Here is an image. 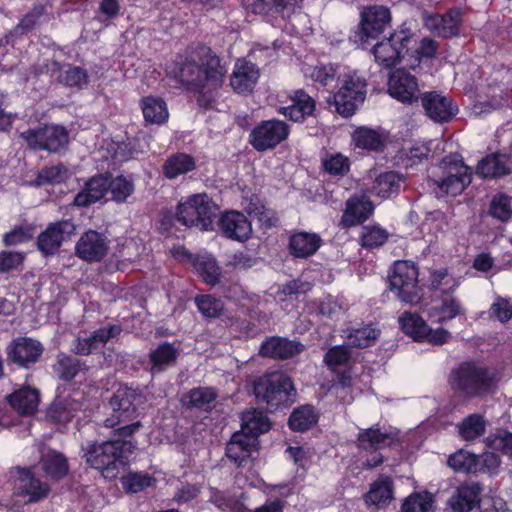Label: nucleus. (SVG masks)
Returning <instances> with one entry per match:
<instances>
[{"mask_svg": "<svg viewBox=\"0 0 512 512\" xmlns=\"http://www.w3.org/2000/svg\"><path fill=\"white\" fill-rule=\"evenodd\" d=\"M166 76L186 92L195 93L199 107L209 109L212 99L204 90L222 85L225 68L220 57L203 43L188 45L165 64Z\"/></svg>", "mask_w": 512, "mask_h": 512, "instance_id": "f257e3e1", "label": "nucleus"}, {"mask_svg": "<svg viewBox=\"0 0 512 512\" xmlns=\"http://www.w3.org/2000/svg\"><path fill=\"white\" fill-rule=\"evenodd\" d=\"M141 426V421L120 426L112 430L108 440L89 444L84 454L87 464L99 470L104 478L116 479L130 465L136 449L133 436Z\"/></svg>", "mask_w": 512, "mask_h": 512, "instance_id": "f03ea898", "label": "nucleus"}, {"mask_svg": "<svg viewBox=\"0 0 512 512\" xmlns=\"http://www.w3.org/2000/svg\"><path fill=\"white\" fill-rule=\"evenodd\" d=\"M500 381L498 372L475 360H464L453 367L447 383L453 395L464 401L482 399L492 394Z\"/></svg>", "mask_w": 512, "mask_h": 512, "instance_id": "7ed1b4c3", "label": "nucleus"}, {"mask_svg": "<svg viewBox=\"0 0 512 512\" xmlns=\"http://www.w3.org/2000/svg\"><path fill=\"white\" fill-rule=\"evenodd\" d=\"M258 403L274 412L290 407L295 400L296 388L291 377L282 371H272L258 377L253 384Z\"/></svg>", "mask_w": 512, "mask_h": 512, "instance_id": "20e7f679", "label": "nucleus"}, {"mask_svg": "<svg viewBox=\"0 0 512 512\" xmlns=\"http://www.w3.org/2000/svg\"><path fill=\"white\" fill-rule=\"evenodd\" d=\"M219 209V206L207 193L192 194L177 204V222L187 228H196L202 232L214 231Z\"/></svg>", "mask_w": 512, "mask_h": 512, "instance_id": "39448f33", "label": "nucleus"}, {"mask_svg": "<svg viewBox=\"0 0 512 512\" xmlns=\"http://www.w3.org/2000/svg\"><path fill=\"white\" fill-rule=\"evenodd\" d=\"M146 398L143 392L136 388L120 386L112 395L109 404L112 413L104 421V426L113 430L130 423L139 421V407Z\"/></svg>", "mask_w": 512, "mask_h": 512, "instance_id": "423d86ee", "label": "nucleus"}, {"mask_svg": "<svg viewBox=\"0 0 512 512\" xmlns=\"http://www.w3.org/2000/svg\"><path fill=\"white\" fill-rule=\"evenodd\" d=\"M418 268L406 260L395 261L388 276L389 288L399 301L415 305L419 303Z\"/></svg>", "mask_w": 512, "mask_h": 512, "instance_id": "0eeeda50", "label": "nucleus"}, {"mask_svg": "<svg viewBox=\"0 0 512 512\" xmlns=\"http://www.w3.org/2000/svg\"><path fill=\"white\" fill-rule=\"evenodd\" d=\"M290 133L291 126L284 120H261L250 131L248 143L255 151L264 153L277 148L289 138Z\"/></svg>", "mask_w": 512, "mask_h": 512, "instance_id": "6e6552de", "label": "nucleus"}, {"mask_svg": "<svg viewBox=\"0 0 512 512\" xmlns=\"http://www.w3.org/2000/svg\"><path fill=\"white\" fill-rule=\"evenodd\" d=\"M413 33L409 28L401 26L395 30L388 38L376 43L372 48L375 62L385 69H392L400 63L404 51H408V45L411 42Z\"/></svg>", "mask_w": 512, "mask_h": 512, "instance_id": "1a4fd4ad", "label": "nucleus"}, {"mask_svg": "<svg viewBox=\"0 0 512 512\" xmlns=\"http://www.w3.org/2000/svg\"><path fill=\"white\" fill-rule=\"evenodd\" d=\"M20 138L35 151L57 153L69 142V135L61 125H43L20 133Z\"/></svg>", "mask_w": 512, "mask_h": 512, "instance_id": "9d476101", "label": "nucleus"}, {"mask_svg": "<svg viewBox=\"0 0 512 512\" xmlns=\"http://www.w3.org/2000/svg\"><path fill=\"white\" fill-rule=\"evenodd\" d=\"M366 87L365 79L347 76L339 90L332 95L336 112L345 118L352 116L365 100Z\"/></svg>", "mask_w": 512, "mask_h": 512, "instance_id": "9b49d317", "label": "nucleus"}, {"mask_svg": "<svg viewBox=\"0 0 512 512\" xmlns=\"http://www.w3.org/2000/svg\"><path fill=\"white\" fill-rule=\"evenodd\" d=\"M391 22V12L385 6L365 7L360 14V23L355 31V41L361 45L377 39Z\"/></svg>", "mask_w": 512, "mask_h": 512, "instance_id": "f8f14e48", "label": "nucleus"}, {"mask_svg": "<svg viewBox=\"0 0 512 512\" xmlns=\"http://www.w3.org/2000/svg\"><path fill=\"white\" fill-rule=\"evenodd\" d=\"M76 233V225L72 219H61L47 225L37 237L36 247L45 257L56 255L64 242Z\"/></svg>", "mask_w": 512, "mask_h": 512, "instance_id": "ddd939ff", "label": "nucleus"}, {"mask_svg": "<svg viewBox=\"0 0 512 512\" xmlns=\"http://www.w3.org/2000/svg\"><path fill=\"white\" fill-rule=\"evenodd\" d=\"M260 450V440L245 433L234 432L225 446V456L237 468L251 464Z\"/></svg>", "mask_w": 512, "mask_h": 512, "instance_id": "4468645a", "label": "nucleus"}, {"mask_svg": "<svg viewBox=\"0 0 512 512\" xmlns=\"http://www.w3.org/2000/svg\"><path fill=\"white\" fill-rule=\"evenodd\" d=\"M287 99L289 105L277 108V113L293 123L302 124L309 118L315 117L317 111L316 100L303 88L291 90Z\"/></svg>", "mask_w": 512, "mask_h": 512, "instance_id": "2eb2a0df", "label": "nucleus"}, {"mask_svg": "<svg viewBox=\"0 0 512 512\" xmlns=\"http://www.w3.org/2000/svg\"><path fill=\"white\" fill-rule=\"evenodd\" d=\"M110 249V240L101 232L89 229L85 231L75 244V255L88 263L104 260Z\"/></svg>", "mask_w": 512, "mask_h": 512, "instance_id": "dca6fc26", "label": "nucleus"}, {"mask_svg": "<svg viewBox=\"0 0 512 512\" xmlns=\"http://www.w3.org/2000/svg\"><path fill=\"white\" fill-rule=\"evenodd\" d=\"M421 106L425 115L435 123H448L458 113V106L451 97L438 91H427L420 95Z\"/></svg>", "mask_w": 512, "mask_h": 512, "instance_id": "f3484780", "label": "nucleus"}, {"mask_svg": "<svg viewBox=\"0 0 512 512\" xmlns=\"http://www.w3.org/2000/svg\"><path fill=\"white\" fill-rule=\"evenodd\" d=\"M389 95L403 104L417 103L420 99L418 79L404 69H396L388 78Z\"/></svg>", "mask_w": 512, "mask_h": 512, "instance_id": "a211bd4d", "label": "nucleus"}, {"mask_svg": "<svg viewBox=\"0 0 512 512\" xmlns=\"http://www.w3.org/2000/svg\"><path fill=\"white\" fill-rule=\"evenodd\" d=\"M50 486L40 481L31 468H17V476L14 480L13 494L27 498L28 503L38 502L48 496Z\"/></svg>", "mask_w": 512, "mask_h": 512, "instance_id": "6ab92c4d", "label": "nucleus"}, {"mask_svg": "<svg viewBox=\"0 0 512 512\" xmlns=\"http://www.w3.org/2000/svg\"><path fill=\"white\" fill-rule=\"evenodd\" d=\"M44 348L42 344L29 337H18L11 341L6 349L8 360L22 368H29L38 362Z\"/></svg>", "mask_w": 512, "mask_h": 512, "instance_id": "aec40b11", "label": "nucleus"}, {"mask_svg": "<svg viewBox=\"0 0 512 512\" xmlns=\"http://www.w3.org/2000/svg\"><path fill=\"white\" fill-rule=\"evenodd\" d=\"M217 224L221 235L229 240L243 243L252 235V224L240 211L228 210L221 213Z\"/></svg>", "mask_w": 512, "mask_h": 512, "instance_id": "412c9836", "label": "nucleus"}, {"mask_svg": "<svg viewBox=\"0 0 512 512\" xmlns=\"http://www.w3.org/2000/svg\"><path fill=\"white\" fill-rule=\"evenodd\" d=\"M375 206L370 197L364 192L351 195L346 201V207L341 217L344 228L363 224L374 213Z\"/></svg>", "mask_w": 512, "mask_h": 512, "instance_id": "4be33fe9", "label": "nucleus"}, {"mask_svg": "<svg viewBox=\"0 0 512 512\" xmlns=\"http://www.w3.org/2000/svg\"><path fill=\"white\" fill-rule=\"evenodd\" d=\"M472 182V169L463 161L449 167L445 175L435 180L442 195L457 196Z\"/></svg>", "mask_w": 512, "mask_h": 512, "instance_id": "5701e85b", "label": "nucleus"}, {"mask_svg": "<svg viewBox=\"0 0 512 512\" xmlns=\"http://www.w3.org/2000/svg\"><path fill=\"white\" fill-rule=\"evenodd\" d=\"M512 156L500 151L482 157L476 167L475 174L483 180H497L512 174L510 164Z\"/></svg>", "mask_w": 512, "mask_h": 512, "instance_id": "b1692460", "label": "nucleus"}, {"mask_svg": "<svg viewBox=\"0 0 512 512\" xmlns=\"http://www.w3.org/2000/svg\"><path fill=\"white\" fill-rule=\"evenodd\" d=\"M463 23V13L458 7L450 8L444 14H433L426 19V25L438 37L450 39L457 37Z\"/></svg>", "mask_w": 512, "mask_h": 512, "instance_id": "393cba45", "label": "nucleus"}, {"mask_svg": "<svg viewBox=\"0 0 512 512\" xmlns=\"http://www.w3.org/2000/svg\"><path fill=\"white\" fill-rule=\"evenodd\" d=\"M180 355V345L169 341L160 342L148 354L149 372L152 376L159 375L176 366Z\"/></svg>", "mask_w": 512, "mask_h": 512, "instance_id": "a878e982", "label": "nucleus"}, {"mask_svg": "<svg viewBox=\"0 0 512 512\" xmlns=\"http://www.w3.org/2000/svg\"><path fill=\"white\" fill-rule=\"evenodd\" d=\"M109 190V172L90 177L83 188L75 195L73 205L89 207L102 200Z\"/></svg>", "mask_w": 512, "mask_h": 512, "instance_id": "bb28decb", "label": "nucleus"}, {"mask_svg": "<svg viewBox=\"0 0 512 512\" xmlns=\"http://www.w3.org/2000/svg\"><path fill=\"white\" fill-rule=\"evenodd\" d=\"M260 77L257 65L244 58L237 59L230 77V85L238 94L251 93Z\"/></svg>", "mask_w": 512, "mask_h": 512, "instance_id": "cd10ccee", "label": "nucleus"}, {"mask_svg": "<svg viewBox=\"0 0 512 512\" xmlns=\"http://www.w3.org/2000/svg\"><path fill=\"white\" fill-rule=\"evenodd\" d=\"M398 441V430L382 432L378 424L361 430L357 435V446L369 452H376L383 448L391 447Z\"/></svg>", "mask_w": 512, "mask_h": 512, "instance_id": "c85d7f7f", "label": "nucleus"}, {"mask_svg": "<svg viewBox=\"0 0 512 512\" xmlns=\"http://www.w3.org/2000/svg\"><path fill=\"white\" fill-rule=\"evenodd\" d=\"M303 350L304 345L299 341L272 336L262 342L260 354L272 359L286 360L300 354Z\"/></svg>", "mask_w": 512, "mask_h": 512, "instance_id": "c756f323", "label": "nucleus"}, {"mask_svg": "<svg viewBox=\"0 0 512 512\" xmlns=\"http://www.w3.org/2000/svg\"><path fill=\"white\" fill-rule=\"evenodd\" d=\"M321 245L322 239L317 233L294 231L289 236L288 251L294 258L306 259L313 256Z\"/></svg>", "mask_w": 512, "mask_h": 512, "instance_id": "7c9ffc66", "label": "nucleus"}, {"mask_svg": "<svg viewBox=\"0 0 512 512\" xmlns=\"http://www.w3.org/2000/svg\"><path fill=\"white\" fill-rule=\"evenodd\" d=\"M481 492L478 482H465L457 487L449 504L454 512H470L479 505Z\"/></svg>", "mask_w": 512, "mask_h": 512, "instance_id": "2f4dec72", "label": "nucleus"}, {"mask_svg": "<svg viewBox=\"0 0 512 512\" xmlns=\"http://www.w3.org/2000/svg\"><path fill=\"white\" fill-rule=\"evenodd\" d=\"M465 312L466 310L459 299L448 296L432 304L427 310V315L432 323L442 325L458 316L465 315Z\"/></svg>", "mask_w": 512, "mask_h": 512, "instance_id": "473e14b6", "label": "nucleus"}, {"mask_svg": "<svg viewBox=\"0 0 512 512\" xmlns=\"http://www.w3.org/2000/svg\"><path fill=\"white\" fill-rule=\"evenodd\" d=\"M39 467L44 476L54 482H59L64 479L69 472L67 457L63 453L53 449L41 455Z\"/></svg>", "mask_w": 512, "mask_h": 512, "instance_id": "72a5a7b5", "label": "nucleus"}, {"mask_svg": "<svg viewBox=\"0 0 512 512\" xmlns=\"http://www.w3.org/2000/svg\"><path fill=\"white\" fill-rule=\"evenodd\" d=\"M241 428L239 432L245 433L249 437L260 440V436L270 431L272 423L267 414L257 408H252L242 412Z\"/></svg>", "mask_w": 512, "mask_h": 512, "instance_id": "f704fd0d", "label": "nucleus"}, {"mask_svg": "<svg viewBox=\"0 0 512 512\" xmlns=\"http://www.w3.org/2000/svg\"><path fill=\"white\" fill-rule=\"evenodd\" d=\"M494 460L496 457L491 454L484 459L470 452L459 450L452 454L448 459L449 466L456 472L477 473L483 470V466L489 467L488 461Z\"/></svg>", "mask_w": 512, "mask_h": 512, "instance_id": "c9c22d12", "label": "nucleus"}, {"mask_svg": "<svg viewBox=\"0 0 512 512\" xmlns=\"http://www.w3.org/2000/svg\"><path fill=\"white\" fill-rule=\"evenodd\" d=\"M196 159L185 152L169 155L162 165V174L166 179L173 180L196 169Z\"/></svg>", "mask_w": 512, "mask_h": 512, "instance_id": "e433bc0d", "label": "nucleus"}, {"mask_svg": "<svg viewBox=\"0 0 512 512\" xmlns=\"http://www.w3.org/2000/svg\"><path fill=\"white\" fill-rule=\"evenodd\" d=\"M53 70H59L58 82L68 88L83 89L89 83V75L86 69L70 63L53 61Z\"/></svg>", "mask_w": 512, "mask_h": 512, "instance_id": "4c0bfd02", "label": "nucleus"}, {"mask_svg": "<svg viewBox=\"0 0 512 512\" xmlns=\"http://www.w3.org/2000/svg\"><path fill=\"white\" fill-rule=\"evenodd\" d=\"M394 483L390 476H379L371 485L369 491L365 494L366 503L384 508L389 505L393 499Z\"/></svg>", "mask_w": 512, "mask_h": 512, "instance_id": "58836bf2", "label": "nucleus"}, {"mask_svg": "<svg viewBox=\"0 0 512 512\" xmlns=\"http://www.w3.org/2000/svg\"><path fill=\"white\" fill-rule=\"evenodd\" d=\"M352 140L356 148L382 152L386 146V137L379 130L369 127H358L352 134Z\"/></svg>", "mask_w": 512, "mask_h": 512, "instance_id": "ea45409f", "label": "nucleus"}, {"mask_svg": "<svg viewBox=\"0 0 512 512\" xmlns=\"http://www.w3.org/2000/svg\"><path fill=\"white\" fill-rule=\"evenodd\" d=\"M10 406L21 415H32L38 408L39 393L31 387H24L8 396Z\"/></svg>", "mask_w": 512, "mask_h": 512, "instance_id": "a19ab883", "label": "nucleus"}, {"mask_svg": "<svg viewBox=\"0 0 512 512\" xmlns=\"http://www.w3.org/2000/svg\"><path fill=\"white\" fill-rule=\"evenodd\" d=\"M144 120L150 124H163L169 118L168 107L164 99L157 96H146L140 101Z\"/></svg>", "mask_w": 512, "mask_h": 512, "instance_id": "79ce46f5", "label": "nucleus"}, {"mask_svg": "<svg viewBox=\"0 0 512 512\" xmlns=\"http://www.w3.org/2000/svg\"><path fill=\"white\" fill-rule=\"evenodd\" d=\"M319 414L311 404L295 408L289 416L288 426L294 432H305L317 424Z\"/></svg>", "mask_w": 512, "mask_h": 512, "instance_id": "37998d69", "label": "nucleus"}, {"mask_svg": "<svg viewBox=\"0 0 512 512\" xmlns=\"http://www.w3.org/2000/svg\"><path fill=\"white\" fill-rule=\"evenodd\" d=\"M217 396V391L213 387H196L184 393L181 401L187 408L206 410Z\"/></svg>", "mask_w": 512, "mask_h": 512, "instance_id": "c03bdc74", "label": "nucleus"}, {"mask_svg": "<svg viewBox=\"0 0 512 512\" xmlns=\"http://www.w3.org/2000/svg\"><path fill=\"white\" fill-rule=\"evenodd\" d=\"M399 324L405 335L415 342L423 343L425 333L428 331V324L419 314L405 311L399 317Z\"/></svg>", "mask_w": 512, "mask_h": 512, "instance_id": "a18cd8bd", "label": "nucleus"}, {"mask_svg": "<svg viewBox=\"0 0 512 512\" xmlns=\"http://www.w3.org/2000/svg\"><path fill=\"white\" fill-rule=\"evenodd\" d=\"M192 267L204 283L214 286L219 282L221 270L213 256L199 254L198 257L194 259Z\"/></svg>", "mask_w": 512, "mask_h": 512, "instance_id": "49530a36", "label": "nucleus"}, {"mask_svg": "<svg viewBox=\"0 0 512 512\" xmlns=\"http://www.w3.org/2000/svg\"><path fill=\"white\" fill-rule=\"evenodd\" d=\"M138 140L126 137V139H112L107 145V153L114 162L123 163L132 159L138 153Z\"/></svg>", "mask_w": 512, "mask_h": 512, "instance_id": "de8ad7c7", "label": "nucleus"}, {"mask_svg": "<svg viewBox=\"0 0 512 512\" xmlns=\"http://www.w3.org/2000/svg\"><path fill=\"white\" fill-rule=\"evenodd\" d=\"M135 185L130 177L117 175L113 177L109 172V190L111 199L116 203H125L134 193Z\"/></svg>", "mask_w": 512, "mask_h": 512, "instance_id": "09e8293b", "label": "nucleus"}, {"mask_svg": "<svg viewBox=\"0 0 512 512\" xmlns=\"http://www.w3.org/2000/svg\"><path fill=\"white\" fill-rule=\"evenodd\" d=\"M401 177L395 171H387L378 175L373 183V191L381 198H389L398 194Z\"/></svg>", "mask_w": 512, "mask_h": 512, "instance_id": "8fccbe9b", "label": "nucleus"}, {"mask_svg": "<svg viewBox=\"0 0 512 512\" xmlns=\"http://www.w3.org/2000/svg\"><path fill=\"white\" fill-rule=\"evenodd\" d=\"M310 77L317 89L329 91L337 84V67L332 64H318L312 68Z\"/></svg>", "mask_w": 512, "mask_h": 512, "instance_id": "3c124183", "label": "nucleus"}, {"mask_svg": "<svg viewBox=\"0 0 512 512\" xmlns=\"http://www.w3.org/2000/svg\"><path fill=\"white\" fill-rule=\"evenodd\" d=\"M81 369V362L79 359L60 353L57 356L56 363L53 365V371L57 377L64 381H72Z\"/></svg>", "mask_w": 512, "mask_h": 512, "instance_id": "603ef678", "label": "nucleus"}, {"mask_svg": "<svg viewBox=\"0 0 512 512\" xmlns=\"http://www.w3.org/2000/svg\"><path fill=\"white\" fill-rule=\"evenodd\" d=\"M486 431V421L480 414L474 413L465 417L459 425V434L464 440H475Z\"/></svg>", "mask_w": 512, "mask_h": 512, "instance_id": "864d4df0", "label": "nucleus"}, {"mask_svg": "<svg viewBox=\"0 0 512 512\" xmlns=\"http://www.w3.org/2000/svg\"><path fill=\"white\" fill-rule=\"evenodd\" d=\"M66 176L67 168L62 163L53 166H45L37 173L33 185L35 187H41L60 184L65 181Z\"/></svg>", "mask_w": 512, "mask_h": 512, "instance_id": "5fc2aeb1", "label": "nucleus"}, {"mask_svg": "<svg viewBox=\"0 0 512 512\" xmlns=\"http://www.w3.org/2000/svg\"><path fill=\"white\" fill-rule=\"evenodd\" d=\"M351 162L349 158L340 152L327 153L322 158L323 170L331 176L343 177L350 171Z\"/></svg>", "mask_w": 512, "mask_h": 512, "instance_id": "6e6d98bb", "label": "nucleus"}, {"mask_svg": "<svg viewBox=\"0 0 512 512\" xmlns=\"http://www.w3.org/2000/svg\"><path fill=\"white\" fill-rule=\"evenodd\" d=\"M489 214L501 222H508L512 218V197L503 192L495 194L490 202Z\"/></svg>", "mask_w": 512, "mask_h": 512, "instance_id": "4d7b16f0", "label": "nucleus"}, {"mask_svg": "<svg viewBox=\"0 0 512 512\" xmlns=\"http://www.w3.org/2000/svg\"><path fill=\"white\" fill-rule=\"evenodd\" d=\"M120 482L127 493H138L153 486L156 479L148 473L129 472L120 478Z\"/></svg>", "mask_w": 512, "mask_h": 512, "instance_id": "13d9d810", "label": "nucleus"}, {"mask_svg": "<svg viewBox=\"0 0 512 512\" xmlns=\"http://www.w3.org/2000/svg\"><path fill=\"white\" fill-rule=\"evenodd\" d=\"M388 238V231L379 225L363 226L360 245L366 249L379 248L387 242Z\"/></svg>", "mask_w": 512, "mask_h": 512, "instance_id": "bf43d9fd", "label": "nucleus"}, {"mask_svg": "<svg viewBox=\"0 0 512 512\" xmlns=\"http://www.w3.org/2000/svg\"><path fill=\"white\" fill-rule=\"evenodd\" d=\"M379 335L380 331L378 329L373 328L371 325H366L353 329L348 335V340L353 347L367 348L375 344Z\"/></svg>", "mask_w": 512, "mask_h": 512, "instance_id": "052dcab7", "label": "nucleus"}, {"mask_svg": "<svg viewBox=\"0 0 512 512\" xmlns=\"http://www.w3.org/2000/svg\"><path fill=\"white\" fill-rule=\"evenodd\" d=\"M194 302L198 311L206 318H217L224 309L222 300L210 294L197 295Z\"/></svg>", "mask_w": 512, "mask_h": 512, "instance_id": "680f3d73", "label": "nucleus"}, {"mask_svg": "<svg viewBox=\"0 0 512 512\" xmlns=\"http://www.w3.org/2000/svg\"><path fill=\"white\" fill-rule=\"evenodd\" d=\"M351 359V351L344 345L332 346L324 355V363L332 372H336L337 367L346 365Z\"/></svg>", "mask_w": 512, "mask_h": 512, "instance_id": "e2e57ef3", "label": "nucleus"}, {"mask_svg": "<svg viewBox=\"0 0 512 512\" xmlns=\"http://www.w3.org/2000/svg\"><path fill=\"white\" fill-rule=\"evenodd\" d=\"M489 448L499 451L512 459V432L507 429H499L487 437Z\"/></svg>", "mask_w": 512, "mask_h": 512, "instance_id": "0e129e2a", "label": "nucleus"}, {"mask_svg": "<svg viewBox=\"0 0 512 512\" xmlns=\"http://www.w3.org/2000/svg\"><path fill=\"white\" fill-rule=\"evenodd\" d=\"M74 417V410L65 400L53 402L46 411V418L55 424H67Z\"/></svg>", "mask_w": 512, "mask_h": 512, "instance_id": "69168bd1", "label": "nucleus"}, {"mask_svg": "<svg viewBox=\"0 0 512 512\" xmlns=\"http://www.w3.org/2000/svg\"><path fill=\"white\" fill-rule=\"evenodd\" d=\"M296 2L297 0H253L251 6L253 13L266 15L270 12L283 13Z\"/></svg>", "mask_w": 512, "mask_h": 512, "instance_id": "338daca9", "label": "nucleus"}, {"mask_svg": "<svg viewBox=\"0 0 512 512\" xmlns=\"http://www.w3.org/2000/svg\"><path fill=\"white\" fill-rule=\"evenodd\" d=\"M432 504L433 499L428 494L412 493L404 500L401 512H430Z\"/></svg>", "mask_w": 512, "mask_h": 512, "instance_id": "774afa93", "label": "nucleus"}]
</instances>
